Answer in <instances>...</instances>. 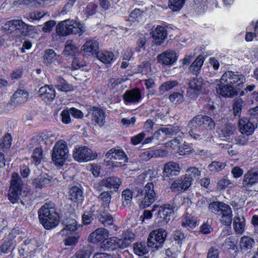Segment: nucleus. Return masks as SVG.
<instances>
[{"label":"nucleus","mask_w":258,"mask_h":258,"mask_svg":"<svg viewBox=\"0 0 258 258\" xmlns=\"http://www.w3.org/2000/svg\"><path fill=\"white\" fill-rule=\"evenodd\" d=\"M167 236L166 230L161 228L154 230L150 233L148 237L149 245L152 246L153 248L158 249L161 246Z\"/></svg>","instance_id":"nucleus-10"},{"label":"nucleus","mask_w":258,"mask_h":258,"mask_svg":"<svg viewBox=\"0 0 258 258\" xmlns=\"http://www.w3.org/2000/svg\"><path fill=\"white\" fill-rule=\"evenodd\" d=\"M193 150L192 147L185 142L178 146V152L180 155H184Z\"/></svg>","instance_id":"nucleus-60"},{"label":"nucleus","mask_w":258,"mask_h":258,"mask_svg":"<svg viewBox=\"0 0 258 258\" xmlns=\"http://www.w3.org/2000/svg\"><path fill=\"white\" fill-rule=\"evenodd\" d=\"M69 156V149L66 143L60 140L53 148L51 154L53 162L56 165H62Z\"/></svg>","instance_id":"nucleus-4"},{"label":"nucleus","mask_w":258,"mask_h":258,"mask_svg":"<svg viewBox=\"0 0 258 258\" xmlns=\"http://www.w3.org/2000/svg\"><path fill=\"white\" fill-rule=\"evenodd\" d=\"M106 157L110 160H117L112 163L113 167H121L127 162V156L122 150L112 148L106 154Z\"/></svg>","instance_id":"nucleus-9"},{"label":"nucleus","mask_w":258,"mask_h":258,"mask_svg":"<svg viewBox=\"0 0 258 258\" xmlns=\"http://www.w3.org/2000/svg\"><path fill=\"white\" fill-rule=\"evenodd\" d=\"M135 193L136 197H141L140 206L142 209L149 207L157 200V198L152 182L147 183L144 189L141 188H136Z\"/></svg>","instance_id":"nucleus-2"},{"label":"nucleus","mask_w":258,"mask_h":258,"mask_svg":"<svg viewBox=\"0 0 258 258\" xmlns=\"http://www.w3.org/2000/svg\"><path fill=\"white\" fill-rule=\"evenodd\" d=\"M11 137L9 134L6 135L0 143V147L2 149L9 148L11 145Z\"/></svg>","instance_id":"nucleus-61"},{"label":"nucleus","mask_w":258,"mask_h":258,"mask_svg":"<svg viewBox=\"0 0 258 258\" xmlns=\"http://www.w3.org/2000/svg\"><path fill=\"white\" fill-rule=\"evenodd\" d=\"M177 85L178 83L176 81H168L162 84L159 89L164 91H167Z\"/></svg>","instance_id":"nucleus-59"},{"label":"nucleus","mask_w":258,"mask_h":258,"mask_svg":"<svg viewBox=\"0 0 258 258\" xmlns=\"http://www.w3.org/2000/svg\"><path fill=\"white\" fill-rule=\"evenodd\" d=\"M150 247L152 248V246L149 245L148 239L147 243L144 241L134 243L133 248L134 252L141 256L148 253Z\"/></svg>","instance_id":"nucleus-30"},{"label":"nucleus","mask_w":258,"mask_h":258,"mask_svg":"<svg viewBox=\"0 0 258 258\" xmlns=\"http://www.w3.org/2000/svg\"><path fill=\"white\" fill-rule=\"evenodd\" d=\"M153 42L157 45L161 44L167 37V31L165 27L158 26L152 32Z\"/></svg>","instance_id":"nucleus-18"},{"label":"nucleus","mask_w":258,"mask_h":258,"mask_svg":"<svg viewBox=\"0 0 258 258\" xmlns=\"http://www.w3.org/2000/svg\"><path fill=\"white\" fill-rule=\"evenodd\" d=\"M173 208L169 204H165L161 206L159 211V215L161 218L167 223L173 215Z\"/></svg>","instance_id":"nucleus-28"},{"label":"nucleus","mask_w":258,"mask_h":258,"mask_svg":"<svg viewBox=\"0 0 258 258\" xmlns=\"http://www.w3.org/2000/svg\"><path fill=\"white\" fill-rule=\"evenodd\" d=\"M235 130L236 127L233 124L226 123L221 128L219 133V137L223 140L229 139V138L234 134Z\"/></svg>","instance_id":"nucleus-29"},{"label":"nucleus","mask_w":258,"mask_h":258,"mask_svg":"<svg viewBox=\"0 0 258 258\" xmlns=\"http://www.w3.org/2000/svg\"><path fill=\"white\" fill-rule=\"evenodd\" d=\"M180 173V167L176 162L170 161L166 163L164 167L163 176L170 177L177 175Z\"/></svg>","instance_id":"nucleus-19"},{"label":"nucleus","mask_w":258,"mask_h":258,"mask_svg":"<svg viewBox=\"0 0 258 258\" xmlns=\"http://www.w3.org/2000/svg\"><path fill=\"white\" fill-rule=\"evenodd\" d=\"M129 243L116 237H112L104 240L101 243V247L104 250H113L116 248H124L127 247Z\"/></svg>","instance_id":"nucleus-11"},{"label":"nucleus","mask_w":258,"mask_h":258,"mask_svg":"<svg viewBox=\"0 0 258 258\" xmlns=\"http://www.w3.org/2000/svg\"><path fill=\"white\" fill-rule=\"evenodd\" d=\"M56 81L57 84L55 86L58 90L66 92L73 90V86L61 77H57Z\"/></svg>","instance_id":"nucleus-38"},{"label":"nucleus","mask_w":258,"mask_h":258,"mask_svg":"<svg viewBox=\"0 0 258 258\" xmlns=\"http://www.w3.org/2000/svg\"><path fill=\"white\" fill-rule=\"evenodd\" d=\"M87 116L95 125L102 126L105 123V112L100 108L91 107L88 111Z\"/></svg>","instance_id":"nucleus-12"},{"label":"nucleus","mask_w":258,"mask_h":258,"mask_svg":"<svg viewBox=\"0 0 258 258\" xmlns=\"http://www.w3.org/2000/svg\"><path fill=\"white\" fill-rule=\"evenodd\" d=\"M222 216L220 218L221 222L225 225L230 226L232 223V212L230 207L226 204L220 212Z\"/></svg>","instance_id":"nucleus-26"},{"label":"nucleus","mask_w":258,"mask_h":258,"mask_svg":"<svg viewBox=\"0 0 258 258\" xmlns=\"http://www.w3.org/2000/svg\"><path fill=\"white\" fill-rule=\"evenodd\" d=\"M233 227L235 231L238 233H242L244 230L245 219L243 217H235L233 221Z\"/></svg>","instance_id":"nucleus-42"},{"label":"nucleus","mask_w":258,"mask_h":258,"mask_svg":"<svg viewBox=\"0 0 258 258\" xmlns=\"http://www.w3.org/2000/svg\"><path fill=\"white\" fill-rule=\"evenodd\" d=\"M108 231L103 228H99L92 232L89 237V240L92 243H95L105 239L108 236Z\"/></svg>","instance_id":"nucleus-22"},{"label":"nucleus","mask_w":258,"mask_h":258,"mask_svg":"<svg viewBox=\"0 0 258 258\" xmlns=\"http://www.w3.org/2000/svg\"><path fill=\"white\" fill-rule=\"evenodd\" d=\"M94 258H121L118 253L110 254L105 252L97 253L94 256Z\"/></svg>","instance_id":"nucleus-63"},{"label":"nucleus","mask_w":258,"mask_h":258,"mask_svg":"<svg viewBox=\"0 0 258 258\" xmlns=\"http://www.w3.org/2000/svg\"><path fill=\"white\" fill-rule=\"evenodd\" d=\"M78 51V49L72 40L67 41L62 54L65 56H73Z\"/></svg>","instance_id":"nucleus-39"},{"label":"nucleus","mask_w":258,"mask_h":258,"mask_svg":"<svg viewBox=\"0 0 258 258\" xmlns=\"http://www.w3.org/2000/svg\"><path fill=\"white\" fill-rule=\"evenodd\" d=\"M239 127L241 133L249 136L253 133L255 125L247 118H243L239 120Z\"/></svg>","instance_id":"nucleus-23"},{"label":"nucleus","mask_w":258,"mask_h":258,"mask_svg":"<svg viewBox=\"0 0 258 258\" xmlns=\"http://www.w3.org/2000/svg\"><path fill=\"white\" fill-rule=\"evenodd\" d=\"M40 97L45 101H52L55 97L56 92L52 85H45L38 91Z\"/></svg>","instance_id":"nucleus-17"},{"label":"nucleus","mask_w":258,"mask_h":258,"mask_svg":"<svg viewBox=\"0 0 258 258\" xmlns=\"http://www.w3.org/2000/svg\"><path fill=\"white\" fill-rule=\"evenodd\" d=\"M169 99L174 104L179 103L183 101V95L179 92H175L169 95Z\"/></svg>","instance_id":"nucleus-55"},{"label":"nucleus","mask_w":258,"mask_h":258,"mask_svg":"<svg viewBox=\"0 0 258 258\" xmlns=\"http://www.w3.org/2000/svg\"><path fill=\"white\" fill-rule=\"evenodd\" d=\"M225 167V164L224 163L214 161L209 165L208 168L212 172H215L222 170Z\"/></svg>","instance_id":"nucleus-57"},{"label":"nucleus","mask_w":258,"mask_h":258,"mask_svg":"<svg viewBox=\"0 0 258 258\" xmlns=\"http://www.w3.org/2000/svg\"><path fill=\"white\" fill-rule=\"evenodd\" d=\"M233 183L226 177H224L218 181L216 188L217 190L221 191L226 188H231L233 186Z\"/></svg>","instance_id":"nucleus-45"},{"label":"nucleus","mask_w":258,"mask_h":258,"mask_svg":"<svg viewBox=\"0 0 258 258\" xmlns=\"http://www.w3.org/2000/svg\"><path fill=\"white\" fill-rule=\"evenodd\" d=\"M29 93L24 89H18L13 94L11 101L16 104H23L28 100Z\"/></svg>","instance_id":"nucleus-25"},{"label":"nucleus","mask_w":258,"mask_h":258,"mask_svg":"<svg viewBox=\"0 0 258 258\" xmlns=\"http://www.w3.org/2000/svg\"><path fill=\"white\" fill-rule=\"evenodd\" d=\"M68 27V35L71 34H78L79 36H81L85 31L84 27L82 24L76 21L70 20V19Z\"/></svg>","instance_id":"nucleus-27"},{"label":"nucleus","mask_w":258,"mask_h":258,"mask_svg":"<svg viewBox=\"0 0 258 258\" xmlns=\"http://www.w3.org/2000/svg\"><path fill=\"white\" fill-rule=\"evenodd\" d=\"M121 198L122 206L124 207H130L133 199L132 191L128 189L123 190L122 192Z\"/></svg>","instance_id":"nucleus-44"},{"label":"nucleus","mask_w":258,"mask_h":258,"mask_svg":"<svg viewBox=\"0 0 258 258\" xmlns=\"http://www.w3.org/2000/svg\"><path fill=\"white\" fill-rule=\"evenodd\" d=\"M245 78L243 75L237 72L228 71L224 73L220 80L221 83H228L236 87L238 89L243 87Z\"/></svg>","instance_id":"nucleus-7"},{"label":"nucleus","mask_w":258,"mask_h":258,"mask_svg":"<svg viewBox=\"0 0 258 258\" xmlns=\"http://www.w3.org/2000/svg\"><path fill=\"white\" fill-rule=\"evenodd\" d=\"M39 219L47 230L55 227L58 224L57 214L52 203H46L38 210Z\"/></svg>","instance_id":"nucleus-1"},{"label":"nucleus","mask_w":258,"mask_h":258,"mask_svg":"<svg viewBox=\"0 0 258 258\" xmlns=\"http://www.w3.org/2000/svg\"><path fill=\"white\" fill-rule=\"evenodd\" d=\"M58 56L53 49H46L43 56V62L47 66L51 65L57 61Z\"/></svg>","instance_id":"nucleus-33"},{"label":"nucleus","mask_w":258,"mask_h":258,"mask_svg":"<svg viewBox=\"0 0 258 258\" xmlns=\"http://www.w3.org/2000/svg\"><path fill=\"white\" fill-rule=\"evenodd\" d=\"M258 181V168L249 170L244 175L243 184L244 187H249Z\"/></svg>","instance_id":"nucleus-21"},{"label":"nucleus","mask_w":258,"mask_h":258,"mask_svg":"<svg viewBox=\"0 0 258 258\" xmlns=\"http://www.w3.org/2000/svg\"><path fill=\"white\" fill-rule=\"evenodd\" d=\"M185 0H169V8L173 11H177L183 6Z\"/></svg>","instance_id":"nucleus-52"},{"label":"nucleus","mask_w":258,"mask_h":258,"mask_svg":"<svg viewBox=\"0 0 258 258\" xmlns=\"http://www.w3.org/2000/svg\"><path fill=\"white\" fill-rule=\"evenodd\" d=\"M203 84V80L202 78H193L188 84L189 91L191 90L196 95H198L202 91Z\"/></svg>","instance_id":"nucleus-31"},{"label":"nucleus","mask_w":258,"mask_h":258,"mask_svg":"<svg viewBox=\"0 0 258 258\" xmlns=\"http://www.w3.org/2000/svg\"><path fill=\"white\" fill-rule=\"evenodd\" d=\"M186 173L184 176L189 178V179H190V182L191 183L192 180L196 178H199L201 174V171L195 167L188 168L186 170Z\"/></svg>","instance_id":"nucleus-48"},{"label":"nucleus","mask_w":258,"mask_h":258,"mask_svg":"<svg viewBox=\"0 0 258 258\" xmlns=\"http://www.w3.org/2000/svg\"><path fill=\"white\" fill-rule=\"evenodd\" d=\"M254 240L248 236H242L240 241L239 246L240 248L243 250H251L254 245Z\"/></svg>","instance_id":"nucleus-36"},{"label":"nucleus","mask_w":258,"mask_h":258,"mask_svg":"<svg viewBox=\"0 0 258 258\" xmlns=\"http://www.w3.org/2000/svg\"><path fill=\"white\" fill-rule=\"evenodd\" d=\"M238 89L235 86H233L228 83H221L217 85L216 91L219 94L227 97L232 98L236 96L238 93Z\"/></svg>","instance_id":"nucleus-14"},{"label":"nucleus","mask_w":258,"mask_h":258,"mask_svg":"<svg viewBox=\"0 0 258 258\" xmlns=\"http://www.w3.org/2000/svg\"><path fill=\"white\" fill-rule=\"evenodd\" d=\"M204 58L202 55H199L196 60L189 67L190 72L194 75H197L200 73L201 69L203 64Z\"/></svg>","instance_id":"nucleus-35"},{"label":"nucleus","mask_w":258,"mask_h":258,"mask_svg":"<svg viewBox=\"0 0 258 258\" xmlns=\"http://www.w3.org/2000/svg\"><path fill=\"white\" fill-rule=\"evenodd\" d=\"M35 176L32 180V185L36 188H42L47 185L51 186L59 182L56 178H53L47 174H42L41 171L37 169L34 170Z\"/></svg>","instance_id":"nucleus-6"},{"label":"nucleus","mask_w":258,"mask_h":258,"mask_svg":"<svg viewBox=\"0 0 258 258\" xmlns=\"http://www.w3.org/2000/svg\"><path fill=\"white\" fill-rule=\"evenodd\" d=\"M24 183L21 177L16 172L12 174L11 179V185L9 192V200L13 204L16 203L21 196H25L26 192L23 190Z\"/></svg>","instance_id":"nucleus-3"},{"label":"nucleus","mask_w":258,"mask_h":258,"mask_svg":"<svg viewBox=\"0 0 258 258\" xmlns=\"http://www.w3.org/2000/svg\"><path fill=\"white\" fill-rule=\"evenodd\" d=\"M243 101L241 98L234 99L233 104V114L235 116H240Z\"/></svg>","instance_id":"nucleus-49"},{"label":"nucleus","mask_w":258,"mask_h":258,"mask_svg":"<svg viewBox=\"0 0 258 258\" xmlns=\"http://www.w3.org/2000/svg\"><path fill=\"white\" fill-rule=\"evenodd\" d=\"M106 187L109 188L118 189L121 183V179L117 177L112 176L105 178Z\"/></svg>","instance_id":"nucleus-40"},{"label":"nucleus","mask_w":258,"mask_h":258,"mask_svg":"<svg viewBox=\"0 0 258 258\" xmlns=\"http://www.w3.org/2000/svg\"><path fill=\"white\" fill-rule=\"evenodd\" d=\"M98 49V42L95 40H87L83 46L84 53L86 55L97 54L99 52Z\"/></svg>","instance_id":"nucleus-24"},{"label":"nucleus","mask_w":258,"mask_h":258,"mask_svg":"<svg viewBox=\"0 0 258 258\" xmlns=\"http://www.w3.org/2000/svg\"><path fill=\"white\" fill-rule=\"evenodd\" d=\"M100 221L105 226L111 225L113 223V218L112 216L108 213L102 212L100 214Z\"/></svg>","instance_id":"nucleus-50"},{"label":"nucleus","mask_w":258,"mask_h":258,"mask_svg":"<svg viewBox=\"0 0 258 258\" xmlns=\"http://www.w3.org/2000/svg\"><path fill=\"white\" fill-rule=\"evenodd\" d=\"M69 19H67L60 22L56 26V32L57 35L64 36L68 35L69 32Z\"/></svg>","instance_id":"nucleus-41"},{"label":"nucleus","mask_w":258,"mask_h":258,"mask_svg":"<svg viewBox=\"0 0 258 258\" xmlns=\"http://www.w3.org/2000/svg\"><path fill=\"white\" fill-rule=\"evenodd\" d=\"M97 57L101 61L104 63H109L113 59L114 54L110 51L99 52Z\"/></svg>","instance_id":"nucleus-43"},{"label":"nucleus","mask_w":258,"mask_h":258,"mask_svg":"<svg viewBox=\"0 0 258 258\" xmlns=\"http://www.w3.org/2000/svg\"><path fill=\"white\" fill-rule=\"evenodd\" d=\"M8 239V240L5 239L4 243L1 246V251L5 253H8L13 249L12 247L14 244V242L11 239Z\"/></svg>","instance_id":"nucleus-56"},{"label":"nucleus","mask_w":258,"mask_h":258,"mask_svg":"<svg viewBox=\"0 0 258 258\" xmlns=\"http://www.w3.org/2000/svg\"><path fill=\"white\" fill-rule=\"evenodd\" d=\"M91 253L89 247H84L82 250L77 251L71 258H89Z\"/></svg>","instance_id":"nucleus-54"},{"label":"nucleus","mask_w":258,"mask_h":258,"mask_svg":"<svg viewBox=\"0 0 258 258\" xmlns=\"http://www.w3.org/2000/svg\"><path fill=\"white\" fill-rule=\"evenodd\" d=\"M161 132L167 136H174L179 132V127L171 124L167 125L160 128Z\"/></svg>","instance_id":"nucleus-46"},{"label":"nucleus","mask_w":258,"mask_h":258,"mask_svg":"<svg viewBox=\"0 0 258 258\" xmlns=\"http://www.w3.org/2000/svg\"><path fill=\"white\" fill-rule=\"evenodd\" d=\"M138 71L143 74H148L151 72V63L149 61H143L138 67Z\"/></svg>","instance_id":"nucleus-53"},{"label":"nucleus","mask_w":258,"mask_h":258,"mask_svg":"<svg viewBox=\"0 0 258 258\" xmlns=\"http://www.w3.org/2000/svg\"><path fill=\"white\" fill-rule=\"evenodd\" d=\"M69 199L75 202H81L83 200V193L81 188L73 186L70 190Z\"/></svg>","instance_id":"nucleus-32"},{"label":"nucleus","mask_w":258,"mask_h":258,"mask_svg":"<svg viewBox=\"0 0 258 258\" xmlns=\"http://www.w3.org/2000/svg\"><path fill=\"white\" fill-rule=\"evenodd\" d=\"M245 134H242L237 136L235 139V141L236 144L238 145L243 146L245 145L248 141V136L244 135Z\"/></svg>","instance_id":"nucleus-62"},{"label":"nucleus","mask_w":258,"mask_h":258,"mask_svg":"<svg viewBox=\"0 0 258 258\" xmlns=\"http://www.w3.org/2000/svg\"><path fill=\"white\" fill-rule=\"evenodd\" d=\"M98 199L102 204L105 206H108L110 202L111 196L110 191H103L101 192L98 197Z\"/></svg>","instance_id":"nucleus-51"},{"label":"nucleus","mask_w":258,"mask_h":258,"mask_svg":"<svg viewBox=\"0 0 258 258\" xmlns=\"http://www.w3.org/2000/svg\"><path fill=\"white\" fill-rule=\"evenodd\" d=\"M226 204L221 202H213L209 205L208 209L212 213L220 215L219 212L222 211L224 206Z\"/></svg>","instance_id":"nucleus-47"},{"label":"nucleus","mask_w":258,"mask_h":258,"mask_svg":"<svg viewBox=\"0 0 258 258\" xmlns=\"http://www.w3.org/2000/svg\"><path fill=\"white\" fill-rule=\"evenodd\" d=\"M147 40V38L144 35H142L139 37L137 42V47H136L137 51H141L142 49L145 50Z\"/></svg>","instance_id":"nucleus-58"},{"label":"nucleus","mask_w":258,"mask_h":258,"mask_svg":"<svg viewBox=\"0 0 258 258\" xmlns=\"http://www.w3.org/2000/svg\"><path fill=\"white\" fill-rule=\"evenodd\" d=\"M178 56L176 52L172 49H167L157 56V60L162 64L171 66L177 59Z\"/></svg>","instance_id":"nucleus-15"},{"label":"nucleus","mask_w":258,"mask_h":258,"mask_svg":"<svg viewBox=\"0 0 258 258\" xmlns=\"http://www.w3.org/2000/svg\"><path fill=\"white\" fill-rule=\"evenodd\" d=\"M141 98V92L138 88L127 90L123 95V99L127 103L138 102Z\"/></svg>","instance_id":"nucleus-20"},{"label":"nucleus","mask_w":258,"mask_h":258,"mask_svg":"<svg viewBox=\"0 0 258 258\" xmlns=\"http://www.w3.org/2000/svg\"><path fill=\"white\" fill-rule=\"evenodd\" d=\"M73 156L74 159L79 162H86L96 158L97 153L86 146H81L75 149Z\"/></svg>","instance_id":"nucleus-8"},{"label":"nucleus","mask_w":258,"mask_h":258,"mask_svg":"<svg viewBox=\"0 0 258 258\" xmlns=\"http://www.w3.org/2000/svg\"><path fill=\"white\" fill-rule=\"evenodd\" d=\"M214 120L207 115H198L192 118L188 123V126L194 129H198L199 132L206 130H212L215 127Z\"/></svg>","instance_id":"nucleus-5"},{"label":"nucleus","mask_w":258,"mask_h":258,"mask_svg":"<svg viewBox=\"0 0 258 258\" xmlns=\"http://www.w3.org/2000/svg\"><path fill=\"white\" fill-rule=\"evenodd\" d=\"M189 179L185 176H181L171 184L170 189L174 192L185 191L191 184Z\"/></svg>","instance_id":"nucleus-16"},{"label":"nucleus","mask_w":258,"mask_h":258,"mask_svg":"<svg viewBox=\"0 0 258 258\" xmlns=\"http://www.w3.org/2000/svg\"><path fill=\"white\" fill-rule=\"evenodd\" d=\"M219 252L217 248L211 247L207 253V258H219Z\"/></svg>","instance_id":"nucleus-64"},{"label":"nucleus","mask_w":258,"mask_h":258,"mask_svg":"<svg viewBox=\"0 0 258 258\" xmlns=\"http://www.w3.org/2000/svg\"><path fill=\"white\" fill-rule=\"evenodd\" d=\"M44 143L43 139L41 136H37L31 139L27 145V148L29 150H35L42 147V145Z\"/></svg>","instance_id":"nucleus-37"},{"label":"nucleus","mask_w":258,"mask_h":258,"mask_svg":"<svg viewBox=\"0 0 258 258\" xmlns=\"http://www.w3.org/2000/svg\"><path fill=\"white\" fill-rule=\"evenodd\" d=\"M32 162L35 165L40 164L45 159V154L44 153L42 147L33 150L31 155Z\"/></svg>","instance_id":"nucleus-34"},{"label":"nucleus","mask_w":258,"mask_h":258,"mask_svg":"<svg viewBox=\"0 0 258 258\" xmlns=\"http://www.w3.org/2000/svg\"><path fill=\"white\" fill-rule=\"evenodd\" d=\"M23 27H25V23L21 20H12L7 22L4 29L8 31V33H12L13 36L19 37Z\"/></svg>","instance_id":"nucleus-13"}]
</instances>
